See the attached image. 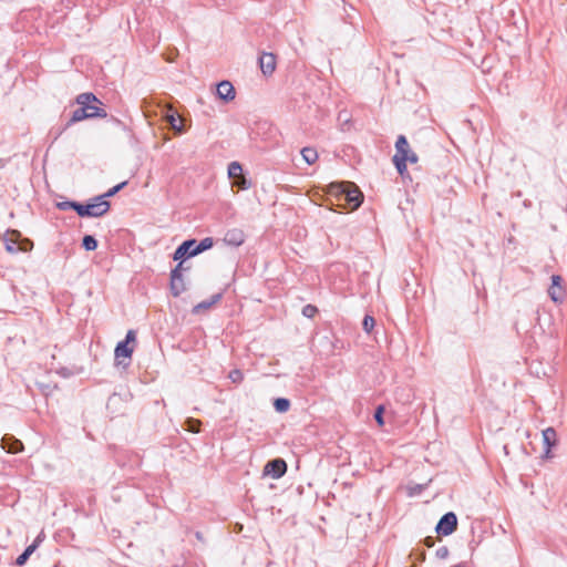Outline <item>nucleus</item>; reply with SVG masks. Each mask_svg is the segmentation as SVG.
Masks as SVG:
<instances>
[{"mask_svg":"<svg viewBox=\"0 0 567 567\" xmlns=\"http://www.w3.org/2000/svg\"><path fill=\"white\" fill-rule=\"evenodd\" d=\"M436 556L440 559H445L449 556V548L445 547V546H442V547L437 548L436 549Z\"/></svg>","mask_w":567,"mask_h":567,"instance_id":"34","label":"nucleus"},{"mask_svg":"<svg viewBox=\"0 0 567 567\" xmlns=\"http://www.w3.org/2000/svg\"><path fill=\"white\" fill-rule=\"evenodd\" d=\"M171 279L172 293L177 297L185 290V285L182 275L178 274V269L172 270Z\"/></svg>","mask_w":567,"mask_h":567,"instance_id":"12","label":"nucleus"},{"mask_svg":"<svg viewBox=\"0 0 567 567\" xmlns=\"http://www.w3.org/2000/svg\"><path fill=\"white\" fill-rule=\"evenodd\" d=\"M330 194L338 197L339 200L343 199L352 210L357 209L363 199L360 189L350 182L336 183L330 185Z\"/></svg>","mask_w":567,"mask_h":567,"instance_id":"1","label":"nucleus"},{"mask_svg":"<svg viewBox=\"0 0 567 567\" xmlns=\"http://www.w3.org/2000/svg\"><path fill=\"white\" fill-rule=\"evenodd\" d=\"M457 526V517L454 513L450 512L442 516L440 519L436 530L439 534L444 536L451 535Z\"/></svg>","mask_w":567,"mask_h":567,"instance_id":"4","label":"nucleus"},{"mask_svg":"<svg viewBox=\"0 0 567 567\" xmlns=\"http://www.w3.org/2000/svg\"><path fill=\"white\" fill-rule=\"evenodd\" d=\"M214 245L213 238H204L198 245L195 244L193 250L189 252V256H196L209 248Z\"/></svg>","mask_w":567,"mask_h":567,"instance_id":"15","label":"nucleus"},{"mask_svg":"<svg viewBox=\"0 0 567 567\" xmlns=\"http://www.w3.org/2000/svg\"><path fill=\"white\" fill-rule=\"evenodd\" d=\"M274 406H275L277 412L284 413V412H287L289 410L290 402L287 399L279 398V399L275 400Z\"/></svg>","mask_w":567,"mask_h":567,"instance_id":"22","label":"nucleus"},{"mask_svg":"<svg viewBox=\"0 0 567 567\" xmlns=\"http://www.w3.org/2000/svg\"><path fill=\"white\" fill-rule=\"evenodd\" d=\"M33 247V244L30 239H20L19 244H18V249L21 250V251H29L31 250Z\"/></svg>","mask_w":567,"mask_h":567,"instance_id":"29","label":"nucleus"},{"mask_svg":"<svg viewBox=\"0 0 567 567\" xmlns=\"http://www.w3.org/2000/svg\"><path fill=\"white\" fill-rule=\"evenodd\" d=\"M220 299V295H215L210 301H203L194 307V312H199L200 310L210 308L214 303H216Z\"/></svg>","mask_w":567,"mask_h":567,"instance_id":"23","label":"nucleus"},{"mask_svg":"<svg viewBox=\"0 0 567 567\" xmlns=\"http://www.w3.org/2000/svg\"><path fill=\"white\" fill-rule=\"evenodd\" d=\"M317 312V308L311 305H307L302 309V315L307 318H312Z\"/></svg>","mask_w":567,"mask_h":567,"instance_id":"33","label":"nucleus"},{"mask_svg":"<svg viewBox=\"0 0 567 567\" xmlns=\"http://www.w3.org/2000/svg\"><path fill=\"white\" fill-rule=\"evenodd\" d=\"M302 158L309 164H313L318 158V153L311 147H305L301 151Z\"/></svg>","mask_w":567,"mask_h":567,"instance_id":"18","label":"nucleus"},{"mask_svg":"<svg viewBox=\"0 0 567 567\" xmlns=\"http://www.w3.org/2000/svg\"><path fill=\"white\" fill-rule=\"evenodd\" d=\"M383 411H384V408L382 405H380L377 408L375 413H374V419H375L377 423L379 424V426H382L384 424Z\"/></svg>","mask_w":567,"mask_h":567,"instance_id":"31","label":"nucleus"},{"mask_svg":"<svg viewBox=\"0 0 567 567\" xmlns=\"http://www.w3.org/2000/svg\"><path fill=\"white\" fill-rule=\"evenodd\" d=\"M374 326H375L374 318L369 316V315H367L364 317V319H363V322H362L363 330L365 332L370 333Z\"/></svg>","mask_w":567,"mask_h":567,"instance_id":"27","label":"nucleus"},{"mask_svg":"<svg viewBox=\"0 0 567 567\" xmlns=\"http://www.w3.org/2000/svg\"><path fill=\"white\" fill-rule=\"evenodd\" d=\"M94 117V112L89 111L87 107H79L76 109L72 114V121L73 122H80L84 118Z\"/></svg>","mask_w":567,"mask_h":567,"instance_id":"16","label":"nucleus"},{"mask_svg":"<svg viewBox=\"0 0 567 567\" xmlns=\"http://www.w3.org/2000/svg\"><path fill=\"white\" fill-rule=\"evenodd\" d=\"M217 95L219 99L228 102L235 99V89L229 81H221L217 84Z\"/></svg>","mask_w":567,"mask_h":567,"instance_id":"9","label":"nucleus"},{"mask_svg":"<svg viewBox=\"0 0 567 567\" xmlns=\"http://www.w3.org/2000/svg\"><path fill=\"white\" fill-rule=\"evenodd\" d=\"M37 548V543L31 544L25 548V550L17 558V565L22 566L27 563L29 557L32 555V553Z\"/></svg>","mask_w":567,"mask_h":567,"instance_id":"19","label":"nucleus"},{"mask_svg":"<svg viewBox=\"0 0 567 567\" xmlns=\"http://www.w3.org/2000/svg\"><path fill=\"white\" fill-rule=\"evenodd\" d=\"M89 217H100L107 213L110 209V203L104 199V196H97L93 203L87 204Z\"/></svg>","mask_w":567,"mask_h":567,"instance_id":"7","label":"nucleus"},{"mask_svg":"<svg viewBox=\"0 0 567 567\" xmlns=\"http://www.w3.org/2000/svg\"><path fill=\"white\" fill-rule=\"evenodd\" d=\"M6 243H7L6 247L9 252H14V251L19 250L18 247H16L18 244H12L10 241V239H6Z\"/></svg>","mask_w":567,"mask_h":567,"instance_id":"35","label":"nucleus"},{"mask_svg":"<svg viewBox=\"0 0 567 567\" xmlns=\"http://www.w3.org/2000/svg\"><path fill=\"white\" fill-rule=\"evenodd\" d=\"M259 65L265 75H271L276 69V56L272 53L264 52L259 58Z\"/></svg>","mask_w":567,"mask_h":567,"instance_id":"8","label":"nucleus"},{"mask_svg":"<svg viewBox=\"0 0 567 567\" xmlns=\"http://www.w3.org/2000/svg\"><path fill=\"white\" fill-rule=\"evenodd\" d=\"M196 241L194 239L184 241L174 252V259L179 260L185 257H190L189 252L193 250Z\"/></svg>","mask_w":567,"mask_h":567,"instance_id":"14","label":"nucleus"},{"mask_svg":"<svg viewBox=\"0 0 567 567\" xmlns=\"http://www.w3.org/2000/svg\"><path fill=\"white\" fill-rule=\"evenodd\" d=\"M166 121L176 133H178V134L183 133V131H184L183 125L181 123L177 124V115L175 113L167 114Z\"/></svg>","mask_w":567,"mask_h":567,"instance_id":"20","label":"nucleus"},{"mask_svg":"<svg viewBox=\"0 0 567 567\" xmlns=\"http://www.w3.org/2000/svg\"><path fill=\"white\" fill-rule=\"evenodd\" d=\"M126 185V182L120 183L118 185L112 187L109 192H106L103 196L104 199L106 197L114 196L117 192H120L124 186Z\"/></svg>","mask_w":567,"mask_h":567,"instance_id":"32","label":"nucleus"},{"mask_svg":"<svg viewBox=\"0 0 567 567\" xmlns=\"http://www.w3.org/2000/svg\"><path fill=\"white\" fill-rule=\"evenodd\" d=\"M548 293H549L550 298L553 299V301H555V302H558L563 299L561 287H551L550 286Z\"/></svg>","mask_w":567,"mask_h":567,"instance_id":"25","label":"nucleus"},{"mask_svg":"<svg viewBox=\"0 0 567 567\" xmlns=\"http://www.w3.org/2000/svg\"><path fill=\"white\" fill-rule=\"evenodd\" d=\"M186 430L192 433H198L200 431V421L194 417H188L185 421Z\"/></svg>","mask_w":567,"mask_h":567,"instance_id":"21","label":"nucleus"},{"mask_svg":"<svg viewBox=\"0 0 567 567\" xmlns=\"http://www.w3.org/2000/svg\"><path fill=\"white\" fill-rule=\"evenodd\" d=\"M72 209H74L81 217H89V206L82 205L74 202V205H72Z\"/></svg>","mask_w":567,"mask_h":567,"instance_id":"26","label":"nucleus"},{"mask_svg":"<svg viewBox=\"0 0 567 567\" xmlns=\"http://www.w3.org/2000/svg\"><path fill=\"white\" fill-rule=\"evenodd\" d=\"M182 266L183 264L179 262L175 269H178V274L182 275Z\"/></svg>","mask_w":567,"mask_h":567,"instance_id":"40","label":"nucleus"},{"mask_svg":"<svg viewBox=\"0 0 567 567\" xmlns=\"http://www.w3.org/2000/svg\"><path fill=\"white\" fill-rule=\"evenodd\" d=\"M424 543L427 547L434 546V539L432 537H426Z\"/></svg>","mask_w":567,"mask_h":567,"instance_id":"39","label":"nucleus"},{"mask_svg":"<svg viewBox=\"0 0 567 567\" xmlns=\"http://www.w3.org/2000/svg\"><path fill=\"white\" fill-rule=\"evenodd\" d=\"M396 153L393 157V162L398 172L402 175L406 171V162L416 163L417 156L410 150L408 140L404 135H400L395 143Z\"/></svg>","mask_w":567,"mask_h":567,"instance_id":"2","label":"nucleus"},{"mask_svg":"<svg viewBox=\"0 0 567 567\" xmlns=\"http://www.w3.org/2000/svg\"><path fill=\"white\" fill-rule=\"evenodd\" d=\"M228 379L234 383H240L244 379V374L240 370L235 369L228 373Z\"/></svg>","mask_w":567,"mask_h":567,"instance_id":"28","label":"nucleus"},{"mask_svg":"<svg viewBox=\"0 0 567 567\" xmlns=\"http://www.w3.org/2000/svg\"><path fill=\"white\" fill-rule=\"evenodd\" d=\"M2 449L7 450L9 453H18L22 451L23 444L20 440L16 439L12 435L6 434L1 440Z\"/></svg>","mask_w":567,"mask_h":567,"instance_id":"10","label":"nucleus"},{"mask_svg":"<svg viewBox=\"0 0 567 567\" xmlns=\"http://www.w3.org/2000/svg\"><path fill=\"white\" fill-rule=\"evenodd\" d=\"M6 239H10V241L12 244H19V241L21 239V233L18 231V230H9L7 233V238Z\"/></svg>","mask_w":567,"mask_h":567,"instance_id":"30","label":"nucleus"},{"mask_svg":"<svg viewBox=\"0 0 567 567\" xmlns=\"http://www.w3.org/2000/svg\"><path fill=\"white\" fill-rule=\"evenodd\" d=\"M83 247L86 249V250H95L96 247H97V241L96 239L91 236V235H86L83 237Z\"/></svg>","mask_w":567,"mask_h":567,"instance_id":"24","label":"nucleus"},{"mask_svg":"<svg viewBox=\"0 0 567 567\" xmlns=\"http://www.w3.org/2000/svg\"><path fill=\"white\" fill-rule=\"evenodd\" d=\"M228 176L233 179V186L245 190L250 188V182L243 174V166L238 162H231L228 165Z\"/></svg>","mask_w":567,"mask_h":567,"instance_id":"3","label":"nucleus"},{"mask_svg":"<svg viewBox=\"0 0 567 567\" xmlns=\"http://www.w3.org/2000/svg\"><path fill=\"white\" fill-rule=\"evenodd\" d=\"M39 542H41V535H39V536L37 537V539H35V542H34V543H37V545H38V544H39Z\"/></svg>","mask_w":567,"mask_h":567,"instance_id":"41","label":"nucleus"},{"mask_svg":"<svg viewBox=\"0 0 567 567\" xmlns=\"http://www.w3.org/2000/svg\"><path fill=\"white\" fill-rule=\"evenodd\" d=\"M287 471V464L281 458L269 461L264 467V475L280 478Z\"/></svg>","mask_w":567,"mask_h":567,"instance_id":"5","label":"nucleus"},{"mask_svg":"<svg viewBox=\"0 0 567 567\" xmlns=\"http://www.w3.org/2000/svg\"><path fill=\"white\" fill-rule=\"evenodd\" d=\"M132 352L133 349L128 348L126 342H120L115 348V358H131Z\"/></svg>","mask_w":567,"mask_h":567,"instance_id":"17","label":"nucleus"},{"mask_svg":"<svg viewBox=\"0 0 567 567\" xmlns=\"http://www.w3.org/2000/svg\"><path fill=\"white\" fill-rule=\"evenodd\" d=\"M134 340H135V332L133 330H130L127 332L126 338H125V340L123 342L128 343V342H132Z\"/></svg>","mask_w":567,"mask_h":567,"instance_id":"38","label":"nucleus"},{"mask_svg":"<svg viewBox=\"0 0 567 567\" xmlns=\"http://www.w3.org/2000/svg\"><path fill=\"white\" fill-rule=\"evenodd\" d=\"M561 277L560 276H553L551 277V287H560Z\"/></svg>","mask_w":567,"mask_h":567,"instance_id":"37","label":"nucleus"},{"mask_svg":"<svg viewBox=\"0 0 567 567\" xmlns=\"http://www.w3.org/2000/svg\"><path fill=\"white\" fill-rule=\"evenodd\" d=\"M224 241L227 245L238 247L245 241V235L239 229H230L225 234Z\"/></svg>","mask_w":567,"mask_h":567,"instance_id":"11","label":"nucleus"},{"mask_svg":"<svg viewBox=\"0 0 567 567\" xmlns=\"http://www.w3.org/2000/svg\"><path fill=\"white\" fill-rule=\"evenodd\" d=\"M543 441L546 446V456L549 455L550 449L556 445L557 434L555 429L547 427L543 431Z\"/></svg>","mask_w":567,"mask_h":567,"instance_id":"13","label":"nucleus"},{"mask_svg":"<svg viewBox=\"0 0 567 567\" xmlns=\"http://www.w3.org/2000/svg\"><path fill=\"white\" fill-rule=\"evenodd\" d=\"M76 101L82 107H87L91 112L93 111L94 116H106L105 112L99 110V107L94 105V103L99 102L95 95L91 93H82L78 96Z\"/></svg>","mask_w":567,"mask_h":567,"instance_id":"6","label":"nucleus"},{"mask_svg":"<svg viewBox=\"0 0 567 567\" xmlns=\"http://www.w3.org/2000/svg\"><path fill=\"white\" fill-rule=\"evenodd\" d=\"M72 205H74V202H62V203L58 204V207L60 209H68V208H72Z\"/></svg>","mask_w":567,"mask_h":567,"instance_id":"36","label":"nucleus"}]
</instances>
